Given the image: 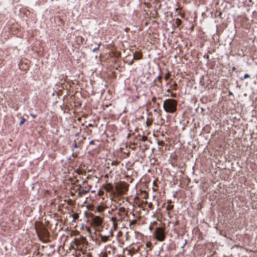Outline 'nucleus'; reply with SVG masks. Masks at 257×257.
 <instances>
[{
	"label": "nucleus",
	"mask_w": 257,
	"mask_h": 257,
	"mask_svg": "<svg viewBox=\"0 0 257 257\" xmlns=\"http://www.w3.org/2000/svg\"><path fill=\"white\" fill-rule=\"evenodd\" d=\"M163 106L166 112L174 113L176 110L177 101L172 99H166L164 101Z\"/></svg>",
	"instance_id": "nucleus-1"
},
{
	"label": "nucleus",
	"mask_w": 257,
	"mask_h": 257,
	"mask_svg": "<svg viewBox=\"0 0 257 257\" xmlns=\"http://www.w3.org/2000/svg\"><path fill=\"white\" fill-rule=\"evenodd\" d=\"M155 237L158 241H163L165 238L164 229L161 227H157L155 230Z\"/></svg>",
	"instance_id": "nucleus-2"
},
{
	"label": "nucleus",
	"mask_w": 257,
	"mask_h": 257,
	"mask_svg": "<svg viewBox=\"0 0 257 257\" xmlns=\"http://www.w3.org/2000/svg\"><path fill=\"white\" fill-rule=\"evenodd\" d=\"M93 223L96 226H99L102 223V220L99 216H95L92 219Z\"/></svg>",
	"instance_id": "nucleus-3"
},
{
	"label": "nucleus",
	"mask_w": 257,
	"mask_h": 257,
	"mask_svg": "<svg viewBox=\"0 0 257 257\" xmlns=\"http://www.w3.org/2000/svg\"><path fill=\"white\" fill-rule=\"evenodd\" d=\"M113 235V232L112 231L109 232V234L108 235H103L102 234H99V236L100 237L101 241L103 242H106L109 238V236H112Z\"/></svg>",
	"instance_id": "nucleus-4"
},
{
	"label": "nucleus",
	"mask_w": 257,
	"mask_h": 257,
	"mask_svg": "<svg viewBox=\"0 0 257 257\" xmlns=\"http://www.w3.org/2000/svg\"><path fill=\"white\" fill-rule=\"evenodd\" d=\"M72 217H73L72 221L74 222V221H76V220H77L78 218V215L77 214H76V213L73 214L72 215Z\"/></svg>",
	"instance_id": "nucleus-5"
},
{
	"label": "nucleus",
	"mask_w": 257,
	"mask_h": 257,
	"mask_svg": "<svg viewBox=\"0 0 257 257\" xmlns=\"http://www.w3.org/2000/svg\"><path fill=\"white\" fill-rule=\"evenodd\" d=\"M142 57L141 54L138 53L134 55V57L136 59H140Z\"/></svg>",
	"instance_id": "nucleus-6"
},
{
	"label": "nucleus",
	"mask_w": 257,
	"mask_h": 257,
	"mask_svg": "<svg viewBox=\"0 0 257 257\" xmlns=\"http://www.w3.org/2000/svg\"><path fill=\"white\" fill-rule=\"evenodd\" d=\"M25 118L21 119V121H20V125L23 124L25 122Z\"/></svg>",
	"instance_id": "nucleus-7"
},
{
	"label": "nucleus",
	"mask_w": 257,
	"mask_h": 257,
	"mask_svg": "<svg viewBox=\"0 0 257 257\" xmlns=\"http://www.w3.org/2000/svg\"><path fill=\"white\" fill-rule=\"evenodd\" d=\"M147 139V137L146 136H143L142 138V140L143 142H145Z\"/></svg>",
	"instance_id": "nucleus-8"
},
{
	"label": "nucleus",
	"mask_w": 257,
	"mask_h": 257,
	"mask_svg": "<svg viewBox=\"0 0 257 257\" xmlns=\"http://www.w3.org/2000/svg\"><path fill=\"white\" fill-rule=\"evenodd\" d=\"M250 77L249 75L248 74H245L244 75V76H243V78L244 79H245V78H249Z\"/></svg>",
	"instance_id": "nucleus-9"
},
{
	"label": "nucleus",
	"mask_w": 257,
	"mask_h": 257,
	"mask_svg": "<svg viewBox=\"0 0 257 257\" xmlns=\"http://www.w3.org/2000/svg\"><path fill=\"white\" fill-rule=\"evenodd\" d=\"M116 220V219L115 217H113L111 218V220L113 222V223L115 222Z\"/></svg>",
	"instance_id": "nucleus-10"
},
{
	"label": "nucleus",
	"mask_w": 257,
	"mask_h": 257,
	"mask_svg": "<svg viewBox=\"0 0 257 257\" xmlns=\"http://www.w3.org/2000/svg\"><path fill=\"white\" fill-rule=\"evenodd\" d=\"M99 49V46H98L96 48H95L93 49L92 51L93 52H96Z\"/></svg>",
	"instance_id": "nucleus-11"
},
{
	"label": "nucleus",
	"mask_w": 257,
	"mask_h": 257,
	"mask_svg": "<svg viewBox=\"0 0 257 257\" xmlns=\"http://www.w3.org/2000/svg\"><path fill=\"white\" fill-rule=\"evenodd\" d=\"M117 224L115 222L113 223V227H114V229H115L117 227Z\"/></svg>",
	"instance_id": "nucleus-12"
},
{
	"label": "nucleus",
	"mask_w": 257,
	"mask_h": 257,
	"mask_svg": "<svg viewBox=\"0 0 257 257\" xmlns=\"http://www.w3.org/2000/svg\"><path fill=\"white\" fill-rule=\"evenodd\" d=\"M86 228L87 231H88L89 233H90V229L88 227H86Z\"/></svg>",
	"instance_id": "nucleus-13"
},
{
	"label": "nucleus",
	"mask_w": 257,
	"mask_h": 257,
	"mask_svg": "<svg viewBox=\"0 0 257 257\" xmlns=\"http://www.w3.org/2000/svg\"><path fill=\"white\" fill-rule=\"evenodd\" d=\"M94 141H90V142H89V144H90V145H93V144H94Z\"/></svg>",
	"instance_id": "nucleus-14"
},
{
	"label": "nucleus",
	"mask_w": 257,
	"mask_h": 257,
	"mask_svg": "<svg viewBox=\"0 0 257 257\" xmlns=\"http://www.w3.org/2000/svg\"><path fill=\"white\" fill-rule=\"evenodd\" d=\"M136 222V221L135 220H133L132 222V223H135Z\"/></svg>",
	"instance_id": "nucleus-15"
},
{
	"label": "nucleus",
	"mask_w": 257,
	"mask_h": 257,
	"mask_svg": "<svg viewBox=\"0 0 257 257\" xmlns=\"http://www.w3.org/2000/svg\"><path fill=\"white\" fill-rule=\"evenodd\" d=\"M31 115L33 117H35V115H34V114H31Z\"/></svg>",
	"instance_id": "nucleus-16"
},
{
	"label": "nucleus",
	"mask_w": 257,
	"mask_h": 257,
	"mask_svg": "<svg viewBox=\"0 0 257 257\" xmlns=\"http://www.w3.org/2000/svg\"><path fill=\"white\" fill-rule=\"evenodd\" d=\"M75 147H77V145L76 144H75Z\"/></svg>",
	"instance_id": "nucleus-17"
}]
</instances>
